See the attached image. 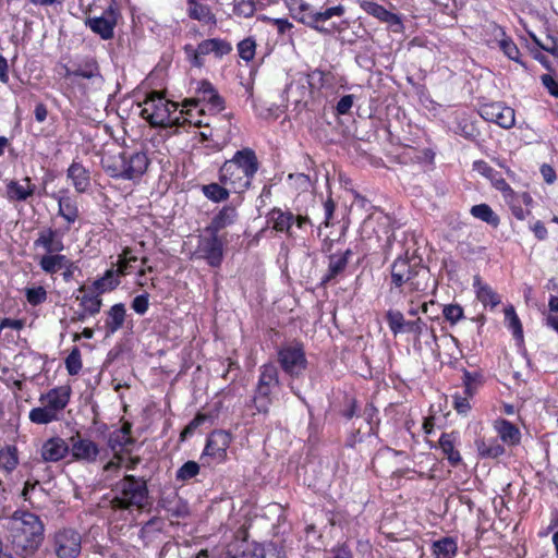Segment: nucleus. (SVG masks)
Here are the masks:
<instances>
[{"mask_svg":"<svg viewBox=\"0 0 558 558\" xmlns=\"http://www.w3.org/2000/svg\"><path fill=\"white\" fill-rule=\"evenodd\" d=\"M470 213L474 218H477L494 228L498 227L500 222L499 217L487 204L474 205L472 206Z\"/></svg>","mask_w":558,"mask_h":558,"instance_id":"38","label":"nucleus"},{"mask_svg":"<svg viewBox=\"0 0 558 558\" xmlns=\"http://www.w3.org/2000/svg\"><path fill=\"white\" fill-rule=\"evenodd\" d=\"M119 284L120 280L118 279L116 271L113 269H108L101 278L94 281L93 288L98 292V294H101L106 291L113 290Z\"/></svg>","mask_w":558,"mask_h":558,"instance_id":"39","label":"nucleus"},{"mask_svg":"<svg viewBox=\"0 0 558 558\" xmlns=\"http://www.w3.org/2000/svg\"><path fill=\"white\" fill-rule=\"evenodd\" d=\"M278 361L284 373L299 377L307 366L303 344L294 342L278 350Z\"/></svg>","mask_w":558,"mask_h":558,"instance_id":"9","label":"nucleus"},{"mask_svg":"<svg viewBox=\"0 0 558 558\" xmlns=\"http://www.w3.org/2000/svg\"><path fill=\"white\" fill-rule=\"evenodd\" d=\"M219 181L234 193H241L251 187V182L245 181L241 175V169L235 162L225 160L219 169Z\"/></svg>","mask_w":558,"mask_h":558,"instance_id":"14","label":"nucleus"},{"mask_svg":"<svg viewBox=\"0 0 558 558\" xmlns=\"http://www.w3.org/2000/svg\"><path fill=\"white\" fill-rule=\"evenodd\" d=\"M68 178L71 179L78 193H83L89 187V172L80 162H72L68 169Z\"/></svg>","mask_w":558,"mask_h":558,"instance_id":"30","label":"nucleus"},{"mask_svg":"<svg viewBox=\"0 0 558 558\" xmlns=\"http://www.w3.org/2000/svg\"><path fill=\"white\" fill-rule=\"evenodd\" d=\"M25 296H26L27 302L31 305L37 306L47 300V291L41 286L34 287V288H26Z\"/></svg>","mask_w":558,"mask_h":558,"instance_id":"54","label":"nucleus"},{"mask_svg":"<svg viewBox=\"0 0 558 558\" xmlns=\"http://www.w3.org/2000/svg\"><path fill=\"white\" fill-rule=\"evenodd\" d=\"M230 160L239 166L243 179L245 181L252 182L254 174L257 172L259 168V162L257 160L255 151L251 148L238 150L234 154L233 158Z\"/></svg>","mask_w":558,"mask_h":558,"instance_id":"17","label":"nucleus"},{"mask_svg":"<svg viewBox=\"0 0 558 558\" xmlns=\"http://www.w3.org/2000/svg\"><path fill=\"white\" fill-rule=\"evenodd\" d=\"M76 77L104 83V76L100 73V66L94 57H84L74 63Z\"/></svg>","mask_w":558,"mask_h":558,"instance_id":"18","label":"nucleus"},{"mask_svg":"<svg viewBox=\"0 0 558 558\" xmlns=\"http://www.w3.org/2000/svg\"><path fill=\"white\" fill-rule=\"evenodd\" d=\"M474 170H476L478 173L484 175L485 178L489 179L493 185L501 191V192H511L510 185L505 181V179L497 172L495 169H493L486 161L484 160H476L473 163Z\"/></svg>","mask_w":558,"mask_h":558,"instance_id":"25","label":"nucleus"},{"mask_svg":"<svg viewBox=\"0 0 558 558\" xmlns=\"http://www.w3.org/2000/svg\"><path fill=\"white\" fill-rule=\"evenodd\" d=\"M118 16V10L111 4L104 11L101 16L86 17L85 25L101 39L109 40L114 36Z\"/></svg>","mask_w":558,"mask_h":558,"instance_id":"11","label":"nucleus"},{"mask_svg":"<svg viewBox=\"0 0 558 558\" xmlns=\"http://www.w3.org/2000/svg\"><path fill=\"white\" fill-rule=\"evenodd\" d=\"M69 452L70 447L64 439L61 437H51L41 446V460H36L35 462H41L44 465L46 462H58L65 458Z\"/></svg>","mask_w":558,"mask_h":558,"instance_id":"16","label":"nucleus"},{"mask_svg":"<svg viewBox=\"0 0 558 558\" xmlns=\"http://www.w3.org/2000/svg\"><path fill=\"white\" fill-rule=\"evenodd\" d=\"M25 184L11 180L7 184V196L10 201L24 202L33 195L35 185L31 183L29 178H25Z\"/></svg>","mask_w":558,"mask_h":558,"instance_id":"26","label":"nucleus"},{"mask_svg":"<svg viewBox=\"0 0 558 558\" xmlns=\"http://www.w3.org/2000/svg\"><path fill=\"white\" fill-rule=\"evenodd\" d=\"M442 315L446 320L454 325L463 318V308L459 304H448L444 306Z\"/></svg>","mask_w":558,"mask_h":558,"instance_id":"57","label":"nucleus"},{"mask_svg":"<svg viewBox=\"0 0 558 558\" xmlns=\"http://www.w3.org/2000/svg\"><path fill=\"white\" fill-rule=\"evenodd\" d=\"M82 366L81 351L74 347L65 359V368L70 375H77Z\"/></svg>","mask_w":558,"mask_h":558,"instance_id":"49","label":"nucleus"},{"mask_svg":"<svg viewBox=\"0 0 558 558\" xmlns=\"http://www.w3.org/2000/svg\"><path fill=\"white\" fill-rule=\"evenodd\" d=\"M238 219L236 207L233 204L223 206L211 218V267H218L223 258V246L227 234L219 235L218 231L233 225Z\"/></svg>","mask_w":558,"mask_h":558,"instance_id":"8","label":"nucleus"},{"mask_svg":"<svg viewBox=\"0 0 558 558\" xmlns=\"http://www.w3.org/2000/svg\"><path fill=\"white\" fill-rule=\"evenodd\" d=\"M505 318L508 322V327L512 330L514 338L522 339V325L512 305L505 308Z\"/></svg>","mask_w":558,"mask_h":558,"instance_id":"46","label":"nucleus"},{"mask_svg":"<svg viewBox=\"0 0 558 558\" xmlns=\"http://www.w3.org/2000/svg\"><path fill=\"white\" fill-rule=\"evenodd\" d=\"M232 51V45L220 38H211V52L215 53L216 57H222Z\"/></svg>","mask_w":558,"mask_h":558,"instance_id":"61","label":"nucleus"},{"mask_svg":"<svg viewBox=\"0 0 558 558\" xmlns=\"http://www.w3.org/2000/svg\"><path fill=\"white\" fill-rule=\"evenodd\" d=\"M100 294L85 293L82 296H77L80 300L81 306L85 308V312H88L89 315L94 316L100 312L102 301L99 298Z\"/></svg>","mask_w":558,"mask_h":558,"instance_id":"44","label":"nucleus"},{"mask_svg":"<svg viewBox=\"0 0 558 558\" xmlns=\"http://www.w3.org/2000/svg\"><path fill=\"white\" fill-rule=\"evenodd\" d=\"M454 133L469 141H475L480 135V131L474 126V124L466 120H462L457 123Z\"/></svg>","mask_w":558,"mask_h":558,"instance_id":"52","label":"nucleus"},{"mask_svg":"<svg viewBox=\"0 0 558 558\" xmlns=\"http://www.w3.org/2000/svg\"><path fill=\"white\" fill-rule=\"evenodd\" d=\"M125 306L122 303L114 304L108 311L105 322L106 336L109 337L123 327L125 320Z\"/></svg>","mask_w":558,"mask_h":558,"instance_id":"28","label":"nucleus"},{"mask_svg":"<svg viewBox=\"0 0 558 558\" xmlns=\"http://www.w3.org/2000/svg\"><path fill=\"white\" fill-rule=\"evenodd\" d=\"M70 452L74 460L94 462L99 454L98 446L88 438H83L80 432H76L69 438Z\"/></svg>","mask_w":558,"mask_h":558,"instance_id":"13","label":"nucleus"},{"mask_svg":"<svg viewBox=\"0 0 558 558\" xmlns=\"http://www.w3.org/2000/svg\"><path fill=\"white\" fill-rule=\"evenodd\" d=\"M71 398L70 386H59L43 393L39 398L41 407L34 408L28 414L32 423L38 425H47L59 421L63 410L66 408Z\"/></svg>","mask_w":558,"mask_h":558,"instance_id":"6","label":"nucleus"},{"mask_svg":"<svg viewBox=\"0 0 558 558\" xmlns=\"http://www.w3.org/2000/svg\"><path fill=\"white\" fill-rule=\"evenodd\" d=\"M481 117L498 124L504 129H510L514 125V110L505 106L502 102L485 104L480 109Z\"/></svg>","mask_w":558,"mask_h":558,"instance_id":"12","label":"nucleus"},{"mask_svg":"<svg viewBox=\"0 0 558 558\" xmlns=\"http://www.w3.org/2000/svg\"><path fill=\"white\" fill-rule=\"evenodd\" d=\"M299 22L319 31L320 33H325V34L329 33L328 29L318 25L317 12H314L312 9H310L308 11L302 12L299 15Z\"/></svg>","mask_w":558,"mask_h":558,"instance_id":"58","label":"nucleus"},{"mask_svg":"<svg viewBox=\"0 0 558 558\" xmlns=\"http://www.w3.org/2000/svg\"><path fill=\"white\" fill-rule=\"evenodd\" d=\"M112 492L111 507L118 510L144 509L149 494L146 480L131 474L117 482Z\"/></svg>","mask_w":558,"mask_h":558,"instance_id":"5","label":"nucleus"},{"mask_svg":"<svg viewBox=\"0 0 558 558\" xmlns=\"http://www.w3.org/2000/svg\"><path fill=\"white\" fill-rule=\"evenodd\" d=\"M360 7L369 15L378 19L381 22L389 23L391 25L395 24H401V19L392 13L386 10L383 5L371 1V0H362L360 2Z\"/></svg>","mask_w":558,"mask_h":558,"instance_id":"23","label":"nucleus"},{"mask_svg":"<svg viewBox=\"0 0 558 558\" xmlns=\"http://www.w3.org/2000/svg\"><path fill=\"white\" fill-rule=\"evenodd\" d=\"M232 117V112H226L221 117L217 118L216 123L219 124V126L215 128L217 140L211 138V143L214 142V144H211V148L217 147V149H221L226 144L229 143Z\"/></svg>","mask_w":558,"mask_h":558,"instance_id":"29","label":"nucleus"},{"mask_svg":"<svg viewBox=\"0 0 558 558\" xmlns=\"http://www.w3.org/2000/svg\"><path fill=\"white\" fill-rule=\"evenodd\" d=\"M220 534L219 545L226 549L229 558H266L265 548L262 545H251L247 542V532L243 525L238 526L233 518H229L218 530Z\"/></svg>","mask_w":558,"mask_h":558,"instance_id":"3","label":"nucleus"},{"mask_svg":"<svg viewBox=\"0 0 558 558\" xmlns=\"http://www.w3.org/2000/svg\"><path fill=\"white\" fill-rule=\"evenodd\" d=\"M51 478V472L48 466L41 462H34L31 468V473L24 483L22 496L27 499L29 492L34 490L41 481Z\"/></svg>","mask_w":558,"mask_h":558,"instance_id":"20","label":"nucleus"},{"mask_svg":"<svg viewBox=\"0 0 558 558\" xmlns=\"http://www.w3.org/2000/svg\"><path fill=\"white\" fill-rule=\"evenodd\" d=\"M16 558H33L44 539V523L29 511L16 510L7 525Z\"/></svg>","mask_w":558,"mask_h":558,"instance_id":"1","label":"nucleus"},{"mask_svg":"<svg viewBox=\"0 0 558 558\" xmlns=\"http://www.w3.org/2000/svg\"><path fill=\"white\" fill-rule=\"evenodd\" d=\"M230 192H232L230 186L211 182V202L219 203L228 199Z\"/></svg>","mask_w":558,"mask_h":558,"instance_id":"62","label":"nucleus"},{"mask_svg":"<svg viewBox=\"0 0 558 558\" xmlns=\"http://www.w3.org/2000/svg\"><path fill=\"white\" fill-rule=\"evenodd\" d=\"M19 464L17 450L14 446H9L0 450V468L7 472H12Z\"/></svg>","mask_w":558,"mask_h":558,"instance_id":"42","label":"nucleus"},{"mask_svg":"<svg viewBox=\"0 0 558 558\" xmlns=\"http://www.w3.org/2000/svg\"><path fill=\"white\" fill-rule=\"evenodd\" d=\"M208 102L205 99L199 98H191L186 99L184 102L185 110H182L180 113L183 114V123H189L195 128L208 126L209 123L203 120V117L206 118V107Z\"/></svg>","mask_w":558,"mask_h":558,"instance_id":"15","label":"nucleus"},{"mask_svg":"<svg viewBox=\"0 0 558 558\" xmlns=\"http://www.w3.org/2000/svg\"><path fill=\"white\" fill-rule=\"evenodd\" d=\"M475 446L481 458L495 459L504 454V446L496 439H476Z\"/></svg>","mask_w":558,"mask_h":558,"instance_id":"32","label":"nucleus"},{"mask_svg":"<svg viewBox=\"0 0 558 558\" xmlns=\"http://www.w3.org/2000/svg\"><path fill=\"white\" fill-rule=\"evenodd\" d=\"M57 236V230L48 228L39 232L38 238L34 242L35 247H43L49 254H51V243Z\"/></svg>","mask_w":558,"mask_h":558,"instance_id":"51","label":"nucleus"},{"mask_svg":"<svg viewBox=\"0 0 558 558\" xmlns=\"http://www.w3.org/2000/svg\"><path fill=\"white\" fill-rule=\"evenodd\" d=\"M462 384L464 386V395L473 397L478 386L483 384V375L480 372H469L463 368Z\"/></svg>","mask_w":558,"mask_h":558,"instance_id":"40","label":"nucleus"},{"mask_svg":"<svg viewBox=\"0 0 558 558\" xmlns=\"http://www.w3.org/2000/svg\"><path fill=\"white\" fill-rule=\"evenodd\" d=\"M218 399L215 401L211 408V418L214 417V413L216 416H219L221 413L229 412L230 408L233 407L234 396L230 393V391L225 392L223 390L216 395Z\"/></svg>","mask_w":558,"mask_h":558,"instance_id":"41","label":"nucleus"},{"mask_svg":"<svg viewBox=\"0 0 558 558\" xmlns=\"http://www.w3.org/2000/svg\"><path fill=\"white\" fill-rule=\"evenodd\" d=\"M499 48L504 51V53L511 60L520 63L522 66L526 68L525 63L520 59V51L517 45L510 38H504L499 41Z\"/></svg>","mask_w":558,"mask_h":558,"instance_id":"50","label":"nucleus"},{"mask_svg":"<svg viewBox=\"0 0 558 558\" xmlns=\"http://www.w3.org/2000/svg\"><path fill=\"white\" fill-rule=\"evenodd\" d=\"M496 428L502 441L515 445L520 441L519 428L507 420H499L496 422Z\"/></svg>","mask_w":558,"mask_h":558,"instance_id":"36","label":"nucleus"},{"mask_svg":"<svg viewBox=\"0 0 558 558\" xmlns=\"http://www.w3.org/2000/svg\"><path fill=\"white\" fill-rule=\"evenodd\" d=\"M82 537L72 529H64L56 533L53 550L58 558H77L82 549Z\"/></svg>","mask_w":558,"mask_h":558,"instance_id":"10","label":"nucleus"},{"mask_svg":"<svg viewBox=\"0 0 558 558\" xmlns=\"http://www.w3.org/2000/svg\"><path fill=\"white\" fill-rule=\"evenodd\" d=\"M256 41L252 37H247L238 44L239 56L245 60L251 61L255 56Z\"/></svg>","mask_w":558,"mask_h":558,"instance_id":"53","label":"nucleus"},{"mask_svg":"<svg viewBox=\"0 0 558 558\" xmlns=\"http://www.w3.org/2000/svg\"><path fill=\"white\" fill-rule=\"evenodd\" d=\"M456 440L457 433L454 432L442 433L439 438V447L451 466H457L462 461L460 452L454 448Z\"/></svg>","mask_w":558,"mask_h":558,"instance_id":"27","label":"nucleus"},{"mask_svg":"<svg viewBox=\"0 0 558 558\" xmlns=\"http://www.w3.org/2000/svg\"><path fill=\"white\" fill-rule=\"evenodd\" d=\"M158 505L171 517L183 518L187 514V506L177 493L171 492L163 495L158 501Z\"/></svg>","mask_w":558,"mask_h":558,"instance_id":"22","label":"nucleus"},{"mask_svg":"<svg viewBox=\"0 0 558 558\" xmlns=\"http://www.w3.org/2000/svg\"><path fill=\"white\" fill-rule=\"evenodd\" d=\"M386 320L391 332L397 336L400 332H404V327L407 320L404 319L403 314L400 311L389 310L386 313Z\"/></svg>","mask_w":558,"mask_h":558,"instance_id":"45","label":"nucleus"},{"mask_svg":"<svg viewBox=\"0 0 558 558\" xmlns=\"http://www.w3.org/2000/svg\"><path fill=\"white\" fill-rule=\"evenodd\" d=\"M68 264V257L61 254L47 253L39 260L40 268L47 274H56L59 269L65 267Z\"/></svg>","mask_w":558,"mask_h":558,"instance_id":"33","label":"nucleus"},{"mask_svg":"<svg viewBox=\"0 0 558 558\" xmlns=\"http://www.w3.org/2000/svg\"><path fill=\"white\" fill-rule=\"evenodd\" d=\"M207 420V415L204 413L197 414L182 430L180 440L184 441L191 437L194 432Z\"/></svg>","mask_w":558,"mask_h":558,"instance_id":"59","label":"nucleus"},{"mask_svg":"<svg viewBox=\"0 0 558 558\" xmlns=\"http://www.w3.org/2000/svg\"><path fill=\"white\" fill-rule=\"evenodd\" d=\"M184 49L190 62L194 66L201 68L205 64V58L209 53V39L203 40L197 48L186 45Z\"/></svg>","mask_w":558,"mask_h":558,"instance_id":"34","label":"nucleus"},{"mask_svg":"<svg viewBox=\"0 0 558 558\" xmlns=\"http://www.w3.org/2000/svg\"><path fill=\"white\" fill-rule=\"evenodd\" d=\"M505 197L507 198V203L512 215L519 220H524L525 216L530 214V210H524L522 208V204L520 203L519 197H515L514 191L511 189V192H505Z\"/></svg>","mask_w":558,"mask_h":558,"instance_id":"48","label":"nucleus"},{"mask_svg":"<svg viewBox=\"0 0 558 558\" xmlns=\"http://www.w3.org/2000/svg\"><path fill=\"white\" fill-rule=\"evenodd\" d=\"M59 215L69 223H72L78 217V210L74 202L70 198H61L59 201Z\"/></svg>","mask_w":558,"mask_h":558,"instance_id":"47","label":"nucleus"},{"mask_svg":"<svg viewBox=\"0 0 558 558\" xmlns=\"http://www.w3.org/2000/svg\"><path fill=\"white\" fill-rule=\"evenodd\" d=\"M275 387L258 385L253 399L254 405L259 413H267L271 404V391Z\"/></svg>","mask_w":558,"mask_h":558,"instance_id":"37","label":"nucleus"},{"mask_svg":"<svg viewBox=\"0 0 558 558\" xmlns=\"http://www.w3.org/2000/svg\"><path fill=\"white\" fill-rule=\"evenodd\" d=\"M131 253V250L129 247H125L122 252V254L119 256L117 266L118 269L114 270L116 275L124 276L130 272L131 262H136V257L132 256L129 257V254Z\"/></svg>","mask_w":558,"mask_h":558,"instance_id":"56","label":"nucleus"},{"mask_svg":"<svg viewBox=\"0 0 558 558\" xmlns=\"http://www.w3.org/2000/svg\"><path fill=\"white\" fill-rule=\"evenodd\" d=\"M268 218L272 221V228L276 231L292 235L291 229L294 223V215L291 211H283L282 209L275 207L268 214Z\"/></svg>","mask_w":558,"mask_h":558,"instance_id":"24","label":"nucleus"},{"mask_svg":"<svg viewBox=\"0 0 558 558\" xmlns=\"http://www.w3.org/2000/svg\"><path fill=\"white\" fill-rule=\"evenodd\" d=\"M474 287L476 288L477 299L486 306H497L500 303L499 295L487 284L481 282L478 277H475Z\"/></svg>","mask_w":558,"mask_h":558,"instance_id":"35","label":"nucleus"},{"mask_svg":"<svg viewBox=\"0 0 558 558\" xmlns=\"http://www.w3.org/2000/svg\"><path fill=\"white\" fill-rule=\"evenodd\" d=\"M178 105L167 100L158 92H151L143 102L141 117L153 126H172L178 122L179 117H172Z\"/></svg>","mask_w":558,"mask_h":558,"instance_id":"7","label":"nucleus"},{"mask_svg":"<svg viewBox=\"0 0 558 558\" xmlns=\"http://www.w3.org/2000/svg\"><path fill=\"white\" fill-rule=\"evenodd\" d=\"M432 281L429 268L417 256L399 255L390 265V292H425Z\"/></svg>","mask_w":558,"mask_h":558,"instance_id":"2","label":"nucleus"},{"mask_svg":"<svg viewBox=\"0 0 558 558\" xmlns=\"http://www.w3.org/2000/svg\"><path fill=\"white\" fill-rule=\"evenodd\" d=\"M227 109L225 98L211 86V116Z\"/></svg>","mask_w":558,"mask_h":558,"instance_id":"64","label":"nucleus"},{"mask_svg":"<svg viewBox=\"0 0 558 558\" xmlns=\"http://www.w3.org/2000/svg\"><path fill=\"white\" fill-rule=\"evenodd\" d=\"M149 159L143 151L107 154L101 158L104 171L113 179L137 180L147 170Z\"/></svg>","mask_w":558,"mask_h":558,"instance_id":"4","label":"nucleus"},{"mask_svg":"<svg viewBox=\"0 0 558 558\" xmlns=\"http://www.w3.org/2000/svg\"><path fill=\"white\" fill-rule=\"evenodd\" d=\"M434 558H454L458 553L457 542L452 537H442L432 545Z\"/></svg>","mask_w":558,"mask_h":558,"instance_id":"31","label":"nucleus"},{"mask_svg":"<svg viewBox=\"0 0 558 558\" xmlns=\"http://www.w3.org/2000/svg\"><path fill=\"white\" fill-rule=\"evenodd\" d=\"M230 442L231 435L229 432L225 429L211 430V460L223 461Z\"/></svg>","mask_w":558,"mask_h":558,"instance_id":"21","label":"nucleus"},{"mask_svg":"<svg viewBox=\"0 0 558 558\" xmlns=\"http://www.w3.org/2000/svg\"><path fill=\"white\" fill-rule=\"evenodd\" d=\"M234 12L238 15L250 17L255 12L254 0H233Z\"/></svg>","mask_w":558,"mask_h":558,"instance_id":"60","label":"nucleus"},{"mask_svg":"<svg viewBox=\"0 0 558 558\" xmlns=\"http://www.w3.org/2000/svg\"><path fill=\"white\" fill-rule=\"evenodd\" d=\"M352 255V251L348 248L342 254H331L329 256V264H328V271L327 274L322 278V284H327L331 280L336 279L338 276L343 274L345 270L349 258Z\"/></svg>","mask_w":558,"mask_h":558,"instance_id":"19","label":"nucleus"},{"mask_svg":"<svg viewBox=\"0 0 558 558\" xmlns=\"http://www.w3.org/2000/svg\"><path fill=\"white\" fill-rule=\"evenodd\" d=\"M148 305H149V295H148V293H144V294L137 295L133 299L131 307L133 308V311L135 313H137L140 315H144L148 310Z\"/></svg>","mask_w":558,"mask_h":558,"instance_id":"63","label":"nucleus"},{"mask_svg":"<svg viewBox=\"0 0 558 558\" xmlns=\"http://www.w3.org/2000/svg\"><path fill=\"white\" fill-rule=\"evenodd\" d=\"M199 472V465L195 461L185 462L177 472V480L187 481L196 476Z\"/></svg>","mask_w":558,"mask_h":558,"instance_id":"55","label":"nucleus"},{"mask_svg":"<svg viewBox=\"0 0 558 558\" xmlns=\"http://www.w3.org/2000/svg\"><path fill=\"white\" fill-rule=\"evenodd\" d=\"M258 385L269 387L279 386L278 369L274 364H265L260 367Z\"/></svg>","mask_w":558,"mask_h":558,"instance_id":"43","label":"nucleus"}]
</instances>
